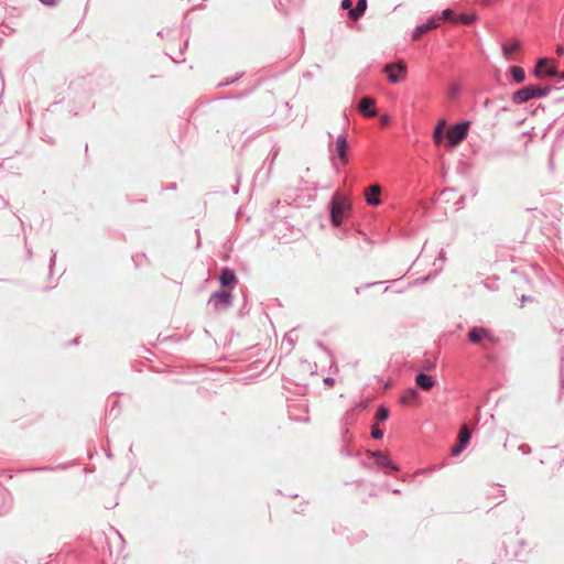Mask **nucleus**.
I'll return each instance as SVG.
<instances>
[{"mask_svg":"<svg viewBox=\"0 0 564 564\" xmlns=\"http://www.w3.org/2000/svg\"><path fill=\"white\" fill-rule=\"evenodd\" d=\"M350 204L335 193L329 203L330 223L334 227L341 225L345 216L350 210Z\"/></svg>","mask_w":564,"mask_h":564,"instance_id":"nucleus-1","label":"nucleus"},{"mask_svg":"<svg viewBox=\"0 0 564 564\" xmlns=\"http://www.w3.org/2000/svg\"><path fill=\"white\" fill-rule=\"evenodd\" d=\"M208 305L216 312H221L232 305V294L229 291L220 290L212 293Z\"/></svg>","mask_w":564,"mask_h":564,"instance_id":"nucleus-2","label":"nucleus"},{"mask_svg":"<svg viewBox=\"0 0 564 564\" xmlns=\"http://www.w3.org/2000/svg\"><path fill=\"white\" fill-rule=\"evenodd\" d=\"M469 124L470 122L467 120L460 121L447 130L446 137L451 148L456 147L467 137Z\"/></svg>","mask_w":564,"mask_h":564,"instance_id":"nucleus-3","label":"nucleus"},{"mask_svg":"<svg viewBox=\"0 0 564 564\" xmlns=\"http://www.w3.org/2000/svg\"><path fill=\"white\" fill-rule=\"evenodd\" d=\"M438 26V18L437 15H432L427 22L417 25L412 33V40L416 41L420 36L431 30H434Z\"/></svg>","mask_w":564,"mask_h":564,"instance_id":"nucleus-4","label":"nucleus"},{"mask_svg":"<svg viewBox=\"0 0 564 564\" xmlns=\"http://www.w3.org/2000/svg\"><path fill=\"white\" fill-rule=\"evenodd\" d=\"M395 70L405 74L406 65L404 63H389L383 67V72L388 74V79L392 84H397L400 80V77L394 73Z\"/></svg>","mask_w":564,"mask_h":564,"instance_id":"nucleus-5","label":"nucleus"},{"mask_svg":"<svg viewBox=\"0 0 564 564\" xmlns=\"http://www.w3.org/2000/svg\"><path fill=\"white\" fill-rule=\"evenodd\" d=\"M533 98H534L533 85H529L521 89H518L512 95V101L517 105L524 104Z\"/></svg>","mask_w":564,"mask_h":564,"instance_id":"nucleus-6","label":"nucleus"},{"mask_svg":"<svg viewBox=\"0 0 564 564\" xmlns=\"http://www.w3.org/2000/svg\"><path fill=\"white\" fill-rule=\"evenodd\" d=\"M376 101L371 97H362L359 101L358 109L366 117H375L377 115Z\"/></svg>","mask_w":564,"mask_h":564,"instance_id":"nucleus-7","label":"nucleus"},{"mask_svg":"<svg viewBox=\"0 0 564 564\" xmlns=\"http://www.w3.org/2000/svg\"><path fill=\"white\" fill-rule=\"evenodd\" d=\"M468 339L474 344H479L484 339L492 340V336L488 329L475 326L468 332Z\"/></svg>","mask_w":564,"mask_h":564,"instance_id":"nucleus-8","label":"nucleus"},{"mask_svg":"<svg viewBox=\"0 0 564 564\" xmlns=\"http://www.w3.org/2000/svg\"><path fill=\"white\" fill-rule=\"evenodd\" d=\"M380 193L381 187L378 184L370 185L365 192L366 203L370 206L380 205Z\"/></svg>","mask_w":564,"mask_h":564,"instance_id":"nucleus-9","label":"nucleus"},{"mask_svg":"<svg viewBox=\"0 0 564 564\" xmlns=\"http://www.w3.org/2000/svg\"><path fill=\"white\" fill-rule=\"evenodd\" d=\"M347 149H348V143H347L346 135L339 134L336 139V152H337V155H338L341 164H346L348 161Z\"/></svg>","mask_w":564,"mask_h":564,"instance_id":"nucleus-10","label":"nucleus"},{"mask_svg":"<svg viewBox=\"0 0 564 564\" xmlns=\"http://www.w3.org/2000/svg\"><path fill=\"white\" fill-rule=\"evenodd\" d=\"M415 383L420 389L427 391L432 389L436 382L430 375L420 372L415 376Z\"/></svg>","mask_w":564,"mask_h":564,"instance_id":"nucleus-11","label":"nucleus"},{"mask_svg":"<svg viewBox=\"0 0 564 564\" xmlns=\"http://www.w3.org/2000/svg\"><path fill=\"white\" fill-rule=\"evenodd\" d=\"M367 10V0H358L356 7L348 11V18L352 21H358Z\"/></svg>","mask_w":564,"mask_h":564,"instance_id":"nucleus-12","label":"nucleus"},{"mask_svg":"<svg viewBox=\"0 0 564 564\" xmlns=\"http://www.w3.org/2000/svg\"><path fill=\"white\" fill-rule=\"evenodd\" d=\"M219 282L223 286H228L236 282V274L229 268H224L219 275Z\"/></svg>","mask_w":564,"mask_h":564,"instance_id":"nucleus-13","label":"nucleus"},{"mask_svg":"<svg viewBox=\"0 0 564 564\" xmlns=\"http://www.w3.org/2000/svg\"><path fill=\"white\" fill-rule=\"evenodd\" d=\"M376 464L378 467H381V468H389L394 471L399 470V466L395 465L394 463H392L390 460V458L388 457V455L384 453L379 457V459H377Z\"/></svg>","mask_w":564,"mask_h":564,"instance_id":"nucleus-14","label":"nucleus"},{"mask_svg":"<svg viewBox=\"0 0 564 564\" xmlns=\"http://www.w3.org/2000/svg\"><path fill=\"white\" fill-rule=\"evenodd\" d=\"M520 48V43L518 41H514L510 44H503L502 45V54L506 59H511V53Z\"/></svg>","mask_w":564,"mask_h":564,"instance_id":"nucleus-15","label":"nucleus"},{"mask_svg":"<svg viewBox=\"0 0 564 564\" xmlns=\"http://www.w3.org/2000/svg\"><path fill=\"white\" fill-rule=\"evenodd\" d=\"M511 76L517 84L522 83L525 79V73L520 66H512L510 68Z\"/></svg>","mask_w":564,"mask_h":564,"instance_id":"nucleus-16","label":"nucleus"},{"mask_svg":"<svg viewBox=\"0 0 564 564\" xmlns=\"http://www.w3.org/2000/svg\"><path fill=\"white\" fill-rule=\"evenodd\" d=\"M444 127H445V121L444 120H441L437 126L435 127L434 131H433V139L435 141V143L440 144L442 141H443V138H444Z\"/></svg>","mask_w":564,"mask_h":564,"instance_id":"nucleus-17","label":"nucleus"},{"mask_svg":"<svg viewBox=\"0 0 564 564\" xmlns=\"http://www.w3.org/2000/svg\"><path fill=\"white\" fill-rule=\"evenodd\" d=\"M417 399V391L415 389H409L402 397L401 402L403 404H410Z\"/></svg>","mask_w":564,"mask_h":564,"instance_id":"nucleus-18","label":"nucleus"},{"mask_svg":"<svg viewBox=\"0 0 564 564\" xmlns=\"http://www.w3.org/2000/svg\"><path fill=\"white\" fill-rule=\"evenodd\" d=\"M551 87L550 86H535L533 85V94H534V98H542V97H546L550 93H551Z\"/></svg>","mask_w":564,"mask_h":564,"instance_id":"nucleus-19","label":"nucleus"},{"mask_svg":"<svg viewBox=\"0 0 564 564\" xmlns=\"http://www.w3.org/2000/svg\"><path fill=\"white\" fill-rule=\"evenodd\" d=\"M470 437H471L470 431L468 430V427L466 425H464L459 432V436H458L459 443H462V445L466 446L469 443Z\"/></svg>","mask_w":564,"mask_h":564,"instance_id":"nucleus-20","label":"nucleus"},{"mask_svg":"<svg viewBox=\"0 0 564 564\" xmlns=\"http://www.w3.org/2000/svg\"><path fill=\"white\" fill-rule=\"evenodd\" d=\"M477 17L475 14H460L456 17V22H459L465 25H469L476 21Z\"/></svg>","mask_w":564,"mask_h":564,"instance_id":"nucleus-21","label":"nucleus"},{"mask_svg":"<svg viewBox=\"0 0 564 564\" xmlns=\"http://www.w3.org/2000/svg\"><path fill=\"white\" fill-rule=\"evenodd\" d=\"M437 18H438V20L456 22V15L454 14L452 9H444L441 12V15Z\"/></svg>","mask_w":564,"mask_h":564,"instance_id":"nucleus-22","label":"nucleus"},{"mask_svg":"<svg viewBox=\"0 0 564 564\" xmlns=\"http://www.w3.org/2000/svg\"><path fill=\"white\" fill-rule=\"evenodd\" d=\"M547 68V59L546 58H540L536 66H535V75L541 76L544 74L545 69Z\"/></svg>","mask_w":564,"mask_h":564,"instance_id":"nucleus-23","label":"nucleus"},{"mask_svg":"<svg viewBox=\"0 0 564 564\" xmlns=\"http://www.w3.org/2000/svg\"><path fill=\"white\" fill-rule=\"evenodd\" d=\"M357 420L356 414L354 413V410H348L344 414L343 421L346 425L352 424Z\"/></svg>","mask_w":564,"mask_h":564,"instance_id":"nucleus-24","label":"nucleus"},{"mask_svg":"<svg viewBox=\"0 0 564 564\" xmlns=\"http://www.w3.org/2000/svg\"><path fill=\"white\" fill-rule=\"evenodd\" d=\"M389 417V410L384 406H379L377 411V420L386 421Z\"/></svg>","mask_w":564,"mask_h":564,"instance_id":"nucleus-25","label":"nucleus"},{"mask_svg":"<svg viewBox=\"0 0 564 564\" xmlns=\"http://www.w3.org/2000/svg\"><path fill=\"white\" fill-rule=\"evenodd\" d=\"M465 447V445H462V443L458 442V444L452 448V455L458 456Z\"/></svg>","mask_w":564,"mask_h":564,"instance_id":"nucleus-26","label":"nucleus"},{"mask_svg":"<svg viewBox=\"0 0 564 564\" xmlns=\"http://www.w3.org/2000/svg\"><path fill=\"white\" fill-rule=\"evenodd\" d=\"M371 436L376 440H380L383 437V432L378 427H373L371 431Z\"/></svg>","mask_w":564,"mask_h":564,"instance_id":"nucleus-27","label":"nucleus"},{"mask_svg":"<svg viewBox=\"0 0 564 564\" xmlns=\"http://www.w3.org/2000/svg\"><path fill=\"white\" fill-rule=\"evenodd\" d=\"M366 408H367V402H365V401H359V402H356V403L354 404V406H352L350 410H354V412H355L356 410H360V411H362V410H365Z\"/></svg>","mask_w":564,"mask_h":564,"instance_id":"nucleus-28","label":"nucleus"},{"mask_svg":"<svg viewBox=\"0 0 564 564\" xmlns=\"http://www.w3.org/2000/svg\"><path fill=\"white\" fill-rule=\"evenodd\" d=\"M343 10H352V1L351 0H343L340 4Z\"/></svg>","mask_w":564,"mask_h":564,"instance_id":"nucleus-29","label":"nucleus"},{"mask_svg":"<svg viewBox=\"0 0 564 564\" xmlns=\"http://www.w3.org/2000/svg\"><path fill=\"white\" fill-rule=\"evenodd\" d=\"M518 449L523 454L528 455L531 453V447L528 444H521L519 445Z\"/></svg>","mask_w":564,"mask_h":564,"instance_id":"nucleus-30","label":"nucleus"},{"mask_svg":"<svg viewBox=\"0 0 564 564\" xmlns=\"http://www.w3.org/2000/svg\"><path fill=\"white\" fill-rule=\"evenodd\" d=\"M557 74L558 73H557L556 68H554V67H547L544 72V75H547L550 77H555V76H557Z\"/></svg>","mask_w":564,"mask_h":564,"instance_id":"nucleus-31","label":"nucleus"},{"mask_svg":"<svg viewBox=\"0 0 564 564\" xmlns=\"http://www.w3.org/2000/svg\"><path fill=\"white\" fill-rule=\"evenodd\" d=\"M42 4L46 7H55L59 0H39Z\"/></svg>","mask_w":564,"mask_h":564,"instance_id":"nucleus-32","label":"nucleus"},{"mask_svg":"<svg viewBox=\"0 0 564 564\" xmlns=\"http://www.w3.org/2000/svg\"><path fill=\"white\" fill-rule=\"evenodd\" d=\"M368 454L375 458V462H377V459H379V457L383 454V452L381 451H368Z\"/></svg>","mask_w":564,"mask_h":564,"instance_id":"nucleus-33","label":"nucleus"},{"mask_svg":"<svg viewBox=\"0 0 564 564\" xmlns=\"http://www.w3.org/2000/svg\"><path fill=\"white\" fill-rule=\"evenodd\" d=\"M241 76H242V74H239V75H237L235 78H232V79H230V80L228 79V80H226L225 83H221V84H220V86L229 85L230 83L236 82V80H237L238 78H240Z\"/></svg>","mask_w":564,"mask_h":564,"instance_id":"nucleus-34","label":"nucleus"},{"mask_svg":"<svg viewBox=\"0 0 564 564\" xmlns=\"http://www.w3.org/2000/svg\"><path fill=\"white\" fill-rule=\"evenodd\" d=\"M389 123H390V117H389V116H387V115H383V116L381 117V124H383V126H388Z\"/></svg>","mask_w":564,"mask_h":564,"instance_id":"nucleus-35","label":"nucleus"},{"mask_svg":"<svg viewBox=\"0 0 564 564\" xmlns=\"http://www.w3.org/2000/svg\"><path fill=\"white\" fill-rule=\"evenodd\" d=\"M324 383L332 387V386H334L335 380L332 377H326V378H324Z\"/></svg>","mask_w":564,"mask_h":564,"instance_id":"nucleus-36","label":"nucleus"},{"mask_svg":"<svg viewBox=\"0 0 564 564\" xmlns=\"http://www.w3.org/2000/svg\"><path fill=\"white\" fill-rule=\"evenodd\" d=\"M529 300H530V297H529V296H527V295H522V297H521V306H523V303H524L525 301H529Z\"/></svg>","mask_w":564,"mask_h":564,"instance_id":"nucleus-37","label":"nucleus"},{"mask_svg":"<svg viewBox=\"0 0 564 564\" xmlns=\"http://www.w3.org/2000/svg\"><path fill=\"white\" fill-rule=\"evenodd\" d=\"M556 52L560 55L563 54L564 53V47L563 46H557Z\"/></svg>","mask_w":564,"mask_h":564,"instance_id":"nucleus-38","label":"nucleus"},{"mask_svg":"<svg viewBox=\"0 0 564 564\" xmlns=\"http://www.w3.org/2000/svg\"><path fill=\"white\" fill-rule=\"evenodd\" d=\"M55 258H56V253H54L50 260V267L53 265V263L55 262Z\"/></svg>","mask_w":564,"mask_h":564,"instance_id":"nucleus-39","label":"nucleus"},{"mask_svg":"<svg viewBox=\"0 0 564 564\" xmlns=\"http://www.w3.org/2000/svg\"><path fill=\"white\" fill-rule=\"evenodd\" d=\"M426 281H429V278H423V279H421V280H417V282H419V283H424V282H426Z\"/></svg>","mask_w":564,"mask_h":564,"instance_id":"nucleus-40","label":"nucleus"},{"mask_svg":"<svg viewBox=\"0 0 564 564\" xmlns=\"http://www.w3.org/2000/svg\"><path fill=\"white\" fill-rule=\"evenodd\" d=\"M318 346H319L323 350H325V351H327V352H328V350L326 349V347H325L323 344L318 343Z\"/></svg>","mask_w":564,"mask_h":564,"instance_id":"nucleus-41","label":"nucleus"},{"mask_svg":"<svg viewBox=\"0 0 564 564\" xmlns=\"http://www.w3.org/2000/svg\"><path fill=\"white\" fill-rule=\"evenodd\" d=\"M440 257H441L443 260L445 259V252H444L443 250L440 252Z\"/></svg>","mask_w":564,"mask_h":564,"instance_id":"nucleus-42","label":"nucleus"},{"mask_svg":"<svg viewBox=\"0 0 564 564\" xmlns=\"http://www.w3.org/2000/svg\"><path fill=\"white\" fill-rule=\"evenodd\" d=\"M392 492L393 494H400V490L395 488V489H392Z\"/></svg>","mask_w":564,"mask_h":564,"instance_id":"nucleus-43","label":"nucleus"},{"mask_svg":"<svg viewBox=\"0 0 564 564\" xmlns=\"http://www.w3.org/2000/svg\"><path fill=\"white\" fill-rule=\"evenodd\" d=\"M560 79L563 80L564 79V72L560 75Z\"/></svg>","mask_w":564,"mask_h":564,"instance_id":"nucleus-44","label":"nucleus"},{"mask_svg":"<svg viewBox=\"0 0 564 564\" xmlns=\"http://www.w3.org/2000/svg\"><path fill=\"white\" fill-rule=\"evenodd\" d=\"M0 203H3V204H4V200L2 199V197H0Z\"/></svg>","mask_w":564,"mask_h":564,"instance_id":"nucleus-45","label":"nucleus"},{"mask_svg":"<svg viewBox=\"0 0 564 564\" xmlns=\"http://www.w3.org/2000/svg\"><path fill=\"white\" fill-rule=\"evenodd\" d=\"M4 511L2 509H0V514H2Z\"/></svg>","mask_w":564,"mask_h":564,"instance_id":"nucleus-46","label":"nucleus"}]
</instances>
